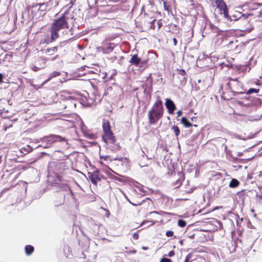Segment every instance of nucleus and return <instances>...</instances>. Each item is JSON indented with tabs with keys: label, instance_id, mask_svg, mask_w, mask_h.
Returning <instances> with one entry per match:
<instances>
[{
	"label": "nucleus",
	"instance_id": "1",
	"mask_svg": "<svg viewBox=\"0 0 262 262\" xmlns=\"http://www.w3.org/2000/svg\"><path fill=\"white\" fill-rule=\"evenodd\" d=\"M103 135L102 138L105 143L107 149L116 152L119 151L121 147L111 130V126L108 120H103L102 124Z\"/></svg>",
	"mask_w": 262,
	"mask_h": 262
},
{
	"label": "nucleus",
	"instance_id": "2",
	"mask_svg": "<svg viewBox=\"0 0 262 262\" xmlns=\"http://www.w3.org/2000/svg\"><path fill=\"white\" fill-rule=\"evenodd\" d=\"M164 111L162 100L160 96H158L155 103L147 114L149 123L150 124H156L163 117Z\"/></svg>",
	"mask_w": 262,
	"mask_h": 262
},
{
	"label": "nucleus",
	"instance_id": "3",
	"mask_svg": "<svg viewBox=\"0 0 262 262\" xmlns=\"http://www.w3.org/2000/svg\"><path fill=\"white\" fill-rule=\"evenodd\" d=\"M222 43L226 50L234 54H238L244 49V46L235 37H225Z\"/></svg>",
	"mask_w": 262,
	"mask_h": 262
},
{
	"label": "nucleus",
	"instance_id": "4",
	"mask_svg": "<svg viewBox=\"0 0 262 262\" xmlns=\"http://www.w3.org/2000/svg\"><path fill=\"white\" fill-rule=\"evenodd\" d=\"M240 15L238 18H235V20H238L239 23L243 25L241 30L246 31L250 29L251 25L250 22L252 19L253 16L260 17H262V10H258L257 9L251 13H249L248 15H242L241 13L238 14Z\"/></svg>",
	"mask_w": 262,
	"mask_h": 262
},
{
	"label": "nucleus",
	"instance_id": "5",
	"mask_svg": "<svg viewBox=\"0 0 262 262\" xmlns=\"http://www.w3.org/2000/svg\"><path fill=\"white\" fill-rule=\"evenodd\" d=\"M66 13H64L58 18L55 19L52 23V25L56 27L61 30V33L64 35V32L70 30L69 25L68 21V18L66 16Z\"/></svg>",
	"mask_w": 262,
	"mask_h": 262
},
{
	"label": "nucleus",
	"instance_id": "6",
	"mask_svg": "<svg viewBox=\"0 0 262 262\" xmlns=\"http://www.w3.org/2000/svg\"><path fill=\"white\" fill-rule=\"evenodd\" d=\"M69 139L65 137L60 135L51 134L49 136H45L41 138V141L46 144L45 147H50L52 144L56 142H67Z\"/></svg>",
	"mask_w": 262,
	"mask_h": 262
},
{
	"label": "nucleus",
	"instance_id": "7",
	"mask_svg": "<svg viewBox=\"0 0 262 262\" xmlns=\"http://www.w3.org/2000/svg\"><path fill=\"white\" fill-rule=\"evenodd\" d=\"M215 11L221 15H223L224 17L229 19L230 16L228 14V10L225 2L223 0H214Z\"/></svg>",
	"mask_w": 262,
	"mask_h": 262
},
{
	"label": "nucleus",
	"instance_id": "8",
	"mask_svg": "<svg viewBox=\"0 0 262 262\" xmlns=\"http://www.w3.org/2000/svg\"><path fill=\"white\" fill-rule=\"evenodd\" d=\"M148 59L142 60V59L138 56V55L136 54L132 56L129 62L130 65L134 66L136 67L145 69L148 67Z\"/></svg>",
	"mask_w": 262,
	"mask_h": 262
},
{
	"label": "nucleus",
	"instance_id": "9",
	"mask_svg": "<svg viewBox=\"0 0 262 262\" xmlns=\"http://www.w3.org/2000/svg\"><path fill=\"white\" fill-rule=\"evenodd\" d=\"M58 46H55L52 48H48L46 49L41 50V52L43 54V59L46 62L48 60H53L58 57V55L54 56L57 52Z\"/></svg>",
	"mask_w": 262,
	"mask_h": 262
},
{
	"label": "nucleus",
	"instance_id": "10",
	"mask_svg": "<svg viewBox=\"0 0 262 262\" xmlns=\"http://www.w3.org/2000/svg\"><path fill=\"white\" fill-rule=\"evenodd\" d=\"M241 82L237 78H230L229 81L226 83V86L230 88L236 95L243 94L244 92L241 91L242 90Z\"/></svg>",
	"mask_w": 262,
	"mask_h": 262
},
{
	"label": "nucleus",
	"instance_id": "11",
	"mask_svg": "<svg viewBox=\"0 0 262 262\" xmlns=\"http://www.w3.org/2000/svg\"><path fill=\"white\" fill-rule=\"evenodd\" d=\"M88 174L90 180L95 185H97L98 182L101 181L102 179H105V177L100 173L98 169L92 172H89Z\"/></svg>",
	"mask_w": 262,
	"mask_h": 262
},
{
	"label": "nucleus",
	"instance_id": "12",
	"mask_svg": "<svg viewBox=\"0 0 262 262\" xmlns=\"http://www.w3.org/2000/svg\"><path fill=\"white\" fill-rule=\"evenodd\" d=\"M222 91V94L221 95V97L222 99L226 100H229L233 98V97L236 95L233 92L231 89L230 88L226 86V84L225 85V88L224 89L223 86L220 87V91Z\"/></svg>",
	"mask_w": 262,
	"mask_h": 262
},
{
	"label": "nucleus",
	"instance_id": "13",
	"mask_svg": "<svg viewBox=\"0 0 262 262\" xmlns=\"http://www.w3.org/2000/svg\"><path fill=\"white\" fill-rule=\"evenodd\" d=\"M54 170L59 173H62L67 169V163L63 161H56L51 163Z\"/></svg>",
	"mask_w": 262,
	"mask_h": 262
},
{
	"label": "nucleus",
	"instance_id": "14",
	"mask_svg": "<svg viewBox=\"0 0 262 262\" xmlns=\"http://www.w3.org/2000/svg\"><path fill=\"white\" fill-rule=\"evenodd\" d=\"M50 32L52 36V39H54L55 40L63 35L62 34L61 30L52 24L51 25Z\"/></svg>",
	"mask_w": 262,
	"mask_h": 262
},
{
	"label": "nucleus",
	"instance_id": "15",
	"mask_svg": "<svg viewBox=\"0 0 262 262\" xmlns=\"http://www.w3.org/2000/svg\"><path fill=\"white\" fill-rule=\"evenodd\" d=\"M50 32L52 36V39H54L55 40L63 35L62 34L61 30L52 24L51 25Z\"/></svg>",
	"mask_w": 262,
	"mask_h": 262
},
{
	"label": "nucleus",
	"instance_id": "16",
	"mask_svg": "<svg viewBox=\"0 0 262 262\" xmlns=\"http://www.w3.org/2000/svg\"><path fill=\"white\" fill-rule=\"evenodd\" d=\"M46 67V62L43 58L40 57L38 58L35 61V64L33 65L31 69L33 71L36 72Z\"/></svg>",
	"mask_w": 262,
	"mask_h": 262
},
{
	"label": "nucleus",
	"instance_id": "17",
	"mask_svg": "<svg viewBox=\"0 0 262 262\" xmlns=\"http://www.w3.org/2000/svg\"><path fill=\"white\" fill-rule=\"evenodd\" d=\"M55 41V40L54 39H52V36L51 35L50 36H49L47 34H43L40 36L39 45H48Z\"/></svg>",
	"mask_w": 262,
	"mask_h": 262
},
{
	"label": "nucleus",
	"instance_id": "18",
	"mask_svg": "<svg viewBox=\"0 0 262 262\" xmlns=\"http://www.w3.org/2000/svg\"><path fill=\"white\" fill-rule=\"evenodd\" d=\"M165 106L169 114H173L176 109V106L173 101L168 98L165 99Z\"/></svg>",
	"mask_w": 262,
	"mask_h": 262
},
{
	"label": "nucleus",
	"instance_id": "19",
	"mask_svg": "<svg viewBox=\"0 0 262 262\" xmlns=\"http://www.w3.org/2000/svg\"><path fill=\"white\" fill-rule=\"evenodd\" d=\"M181 123L186 128H189L192 126V124L189 121V120L185 117H183L181 119Z\"/></svg>",
	"mask_w": 262,
	"mask_h": 262
},
{
	"label": "nucleus",
	"instance_id": "20",
	"mask_svg": "<svg viewBox=\"0 0 262 262\" xmlns=\"http://www.w3.org/2000/svg\"><path fill=\"white\" fill-rule=\"evenodd\" d=\"M34 251L33 246L30 245H26L25 247V254L29 256L31 255Z\"/></svg>",
	"mask_w": 262,
	"mask_h": 262
},
{
	"label": "nucleus",
	"instance_id": "21",
	"mask_svg": "<svg viewBox=\"0 0 262 262\" xmlns=\"http://www.w3.org/2000/svg\"><path fill=\"white\" fill-rule=\"evenodd\" d=\"M184 179V176L181 174V177L176 180V182L173 183V186H174L175 188L179 187L182 185Z\"/></svg>",
	"mask_w": 262,
	"mask_h": 262
},
{
	"label": "nucleus",
	"instance_id": "22",
	"mask_svg": "<svg viewBox=\"0 0 262 262\" xmlns=\"http://www.w3.org/2000/svg\"><path fill=\"white\" fill-rule=\"evenodd\" d=\"M239 185V181L235 179H232L229 183V186L230 188H236Z\"/></svg>",
	"mask_w": 262,
	"mask_h": 262
},
{
	"label": "nucleus",
	"instance_id": "23",
	"mask_svg": "<svg viewBox=\"0 0 262 262\" xmlns=\"http://www.w3.org/2000/svg\"><path fill=\"white\" fill-rule=\"evenodd\" d=\"M114 94V93L113 92V89L112 86H108L107 88V89L105 90V92L103 94V96H111Z\"/></svg>",
	"mask_w": 262,
	"mask_h": 262
},
{
	"label": "nucleus",
	"instance_id": "24",
	"mask_svg": "<svg viewBox=\"0 0 262 262\" xmlns=\"http://www.w3.org/2000/svg\"><path fill=\"white\" fill-rule=\"evenodd\" d=\"M171 130L173 132L175 136L178 138L180 134V130L179 127L174 125L172 126Z\"/></svg>",
	"mask_w": 262,
	"mask_h": 262
},
{
	"label": "nucleus",
	"instance_id": "25",
	"mask_svg": "<svg viewBox=\"0 0 262 262\" xmlns=\"http://www.w3.org/2000/svg\"><path fill=\"white\" fill-rule=\"evenodd\" d=\"M163 5L164 10L165 11H167L168 12L171 11V6L167 2L164 1Z\"/></svg>",
	"mask_w": 262,
	"mask_h": 262
},
{
	"label": "nucleus",
	"instance_id": "26",
	"mask_svg": "<svg viewBox=\"0 0 262 262\" xmlns=\"http://www.w3.org/2000/svg\"><path fill=\"white\" fill-rule=\"evenodd\" d=\"M259 91V89L250 88L246 92V93L247 94H251L253 93H258Z\"/></svg>",
	"mask_w": 262,
	"mask_h": 262
},
{
	"label": "nucleus",
	"instance_id": "27",
	"mask_svg": "<svg viewBox=\"0 0 262 262\" xmlns=\"http://www.w3.org/2000/svg\"><path fill=\"white\" fill-rule=\"evenodd\" d=\"M186 222L183 220H179L178 222V225L181 227H184L186 225Z\"/></svg>",
	"mask_w": 262,
	"mask_h": 262
},
{
	"label": "nucleus",
	"instance_id": "28",
	"mask_svg": "<svg viewBox=\"0 0 262 262\" xmlns=\"http://www.w3.org/2000/svg\"><path fill=\"white\" fill-rule=\"evenodd\" d=\"M39 6V9L41 8V6H45V8L43 10H45L48 6L47 3H37L35 5V7Z\"/></svg>",
	"mask_w": 262,
	"mask_h": 262
},
{
	"label": "nucleus",
	"instance_id": "29",
	"mask_svg": "<svg viewBox=\"0 0 262 262\" xmlns=\"http://www.w3.org/2000/svg\"><path fill=\"white\" fill-rule=\"evenodd\" d=\"M173 232L170 230L167 231L165 233V235L167 237H172L173 236Z\"/></svg>",
	"mask_w": 262,
	"mask_h": 262
},
{
	"label": "nucleus",
	"instance_id": "30",
	"mask_svg": "<svg viewBox=\"0 0 262 262\" xmlns=\"http://www.w3.org/2000/svg\"><path fill=\"white\" fill-rule=\"evenodd\" d=\"M178 74L182 76H185L186 75V72L184 70H178Z\"/></svg>",
	"mask_w": 262,
	"mask_h": 262
},
{
	"label": "nucleus",
	"instance_id": "31",
	"mask_svg": "<svg viewBox=\"0 0 262 262\" xmlns=\"http://www.w3.org/2000/svg\"><path fill=\"white\" fill-rule=\"evenodd\" d=\"M60 75V73L58 72H54L51 74V76L50 78L52 77H55Z\"/></svg>",
	"mask_w": 262,
	"mask_h": 262
},
{
	"label": "nucleus",
	"instance_id": "32",
	"mask_svg": "<svg viewBox=\"0 0 262 262\" xmlns=\"http://www.w3.org/2000/svg\"><path fill=\"white\" fill-rule=\"evenodd\" d=\"M160 262H171V260L167 258H162L160 259Z\"/></svg>",
	"mask_w": 262,
	"mask_h": 262
},
{
	"label": "nucleus",
	"instance_id": "33",
	"mask_svg": "<svg viewBox=\"0 0 262 262\" xmlns=\"http://www.w3.org/2000/svg\"><path fill=\"white\" fill-rule=\"evenodd\" d=\"M157 25H158V29H160V28L162 26V20L160 19V20H159L157 22Z\"/></svg>",
	"mask_w": 262,
	"mask_h": 262
},
{
	"label": "nucleus",
	"instance_id": "34",
	"mask_svg": "<svg viewBox=\"0 0 262 262\" xmlns=\"http://www.w3.org/2000/svg\"><path fill=\"white\" fill-rule=\"evenodd\" d=\"M238 13H239L238 12L237 13V15H233V16H232V17H234V18H233V19L231 18L230 17L229 19H230L231 20H235V19L238 18L239 17V16H240V15H238Z\"/></svg>",
	"mask_w": 262,
	"mask_h": 262
},
{
	"label": "nucleus",
	"instance_id": "35",
	"mask_svg": "<svg viewBox=\"0 0 262 262\" xmlns=\"http://www.w3.org/2000/svg\"><path fill=\"white\" fill-rule=\"evenodd\" d=\"M156 21V19H154L151 22H150V24H151V26H150V28L153 29H155V25H154V23Z\"/></svg>",
	"mask_w": 262,
	"mask_h": 262
},
{
	"label": "nucleus",
	"instance_id": "36",
	"mask_svg": "<svg viewBox=\"0 0 262 262\" xmlns=\"http://www.w3.org/2000/svg\"><path fill=\"white\" fill-rule=\"evenodd\" d=\"M183 114V112L181 110H179L177 112V118H178L179 117H180Z\"/></svg>",
	"mask_w": 262,
	"mask_h": 262
},
{
	"label": "nucleus",
	"instance_id": "37",
	"mask_svg": "<svg viewBox=\"0 0 262 262\" xmlns=\"http://www.w3.org/2000/svg\"><path fill=\"white\" fill-rule=\"evenodd\" d=\"M174 254H175V253H174V251L171 250V251H169V252L168 254V256L169 257H172V256H174Z\"/></svg>",
	"mask_w": 262,
	"mask_h": 262
},
{
	"label": "nucleus",
	"instance_id": "38",
	"mask_svg": "<svg viewBox=\"0 0 262 262\" xmlns=\"http://www.w3.org/2000/svg\"><path fill=\"white\" fill-rule=\"evenodd\" d=\"M100 159L101 160H103L104 161L105 160H107V159H110V157L108 156H101L100 157Z\"/></svg>",
	"mask_w": 262,
	"mask_h": 262
},
{
	"label": "nucleus",
	"instance_id": "39",
	"mask_svg": "<svg viewBox=\"0 0 262 262\" xmlns=\"http://www.w3.org/2000/svg\"><path fill=\"white\" fill-rule=\"evenodd\" d=\"M12 56L11 54H6L5 55V58H8L9 59H10V58H12Z\"/></svg>",
	"mask_w": 262,
	"mask_h": 262
},
{
	"label": "nucleus",
	"instance_id": "40",
	"mask_svg": "<svg viewBox=\"0 0 262 262\" xmlns=\"http://www.w3.org/2000/svg\"><path fill=\"white\" fill-rule=\"evenodd\" d=\"M138 237H139V235L137 233H135L134 234V235H133L134 239H137L138 238Z\"/></svg>",
	"mask_w": 262,
	"mask_h": 262
},
{
	"label": "nucleus",
	"instance_id": "41",
	"mask_svg": "<svg viewBox=\"0 0 262 262\" xmlns=\"http://www.w3.org/2000/svg\"><path fill=\"white\" fill-rule=\"evenodd\" d=\"M57 177V179L60 182H61L62 181V177L59 175H57L56 176Z\"/></svg>",
	"mask_w": 262,
	"mask_h": 262
},
{
	"label": "nucleus",
	"instance_id": "42",
	"mask_svg": "<svg viewBox=\"0 0 262 262\" xmlns=\"http://www.w3.org/2000/svg\"><path fill=\"white\" fill-rule=\"evenodd\" d=\"M70 193L71 194L72 196L73 197V199H75V196L74 193L73 192V191L71 189H70Z\"/></svg>",
	"mask_w": 262,
	"mask_h": 262
},
{
	"label": "nucleus",
	"instance_id": "43",
	"mask_svg": "<svg viewBox=\"0 0 262 262\" xmlns=\"http://www.w3.org/2000/svg\"><path fill=\"white\" fill-rule=\"evenodd\" d=\"M173 45L176 46L177 44V40L176 38H173Z\"/></svg>",
	"mask_w": 262,
	"mask_h": 262
},
{
	"label": "nucleus",
	"instance_id": "44",
	"mask_svg": "<svg viewBox=\"0 0 262 262\" xmlns=\"http://www.w3.org/2000/svg\"><path fill=\"white\" fill-rule=\"evenodd\" d=\"M3 75L0 73V83L3 82Z\"/></svg>",
	"mask_w": 262,
	"mask_h": 262
},
{
	"label": "nucleus",
	"instance_id": "45",
	"mask_svg": "<svg viewBox=\"0 0 262 262\" xmlns=\"http://www.w3.org/2000/svg\"><path fill=\"white\" fill-rule=\"evenodd\" d=\"M189 200V199H188L184 198L177 199V200H179V201H187V200Z\"/></svg>",
	"mask_w": 262,
	"mask_h": 262
},
{
	"label": "nucleus",
	"instance_id": "46",
	"mask_svg": "<svg viewBox=\"0 0 262 262\" xmlns=\"http://www.w3.org/2000/svg\"><path fill=\"white\" fill-rule=\"evenodd\" d=\"M190 257L187 256L184 262H189Z\"/></svg>",
	"mask_w": 262,
	"mask_h": 262
},
{
	"label": "nucleus",
	"instance_id": "47",
	"mask_svg": "<svg viewBox=\"0 0 262 262\" xmlns=\"http://www.w3.org/2000/svg\"><path fill=\"white\" fill-rule=\"evenodd\" d=\"M113 50V48L112 47H108V50H109L110 51H112Z\"/></svg>",
	"mask_w": 262,
	"mask_h": 262
},
{
	"label": "nucleus",
	"instance_id": "48",
	"mask_svg": "<svg viewBox=\"0 0 262 262\" xmlns=\"http://www.w3.org/2000/svg\"><path fill=\"white\" fill-rule=\"evenodd\" d=\"M192 191H193V190H190V191H187V193H192Z\"/></svg>",
	"mask_w": 262,
	"mask_h": 262
},
{
	"label": "nucleus",
	"instance_id": "49",
	"mask_svg": "<svg viewBox=\"0 0 262 262\" xmlns=\"http://www.w3.org/2000/svg\"><path fill=\"white\" fill-rule=\"evenodd\" d=\"M3 113V111L2 110H0V115H2Z\"/></svg>",
	"mask_w": 262,
	"mask_h": 262
},
{
	"label": "nucleus",
	"instance_id": "50",
	"mask_svg": "<svg viewBox=\"0 0 262 262\" xmlns=\"http://www.w3.org/2000/svg\"><path fill=\"white\" fill-rule=\"evenodd\" d=\"M134 206H137L138 205H139L140 204H134V203H131Z\"/></svg>",
	"mask_w": 262,
	"mask_h": 262
},
{
	"label": "nucleus",
	"instance_id": "51",
	"mask_svg": "<svg viewBox=\"0 0 262 262\" xmlns=\"http://www.w3.org/2000/svg\"><path fill=\"white\" fill-rule=\"evenodd\" d=\"M142 248H143V249H144V250H146V249H147V247H143Z\"/></svg>",
	"mask_w": 262,
	"mask_h": 262
},
{
	"label": "nucleus",
	"instance_id": "52",
	"mask_svg": "<svg viewBox=\"0 0 262 262\" xmlns=\"http://www.w3.org/2000/svg\"><path fill=\"white\" fill-rule=\"evenodd\" d=\"M220 226H221L220 227L221 228H223V225L221 224L220 225Z\"/></svg>",
	"mask_w": 262,
	"mask_h": 262
},
{
	"label": "nucleus",
	"instance_id": "53",
	"mask_svg": "<svg viewBox=\"0 0 262 262\" xmlns=\"http://www.w3.org/2000/svg\"><path fill=\"white\" fill-rule=\"evenodd\" d=\"M100 163L101 164H103V162H102V161H100Z\"/></svg>",
	"mask_w": 262,
	"mask_h": 262
},
{
	"label": "nucleus",
	"instance_id": "54",
	"mask_svg": "<svg viewBox=\"0 0 262 262\" xmlns=\"http://www.w3.org/2000/svg\"><path fill=\"white\" fill-rule=\"evenodd\" d=\"M151 213H157V211H154V212H152Z\"/></svg>",
	"mask_w": 262,
	"mask_h": 262
},
{
	"label": "nucleus",
	"instance_id": "55",
	"mask_svg": "<svg viewBox=\"0 0 262 262\" xmlns=\"http://www.w3.org/2000/svg\"><path fill=\"white\" fill-rule=\"evenodd\" d=\"M260 134H262V129L260 132Z\"/></svg>",
	"mask_w": 262,
	"mask_h": 262
},
{
	"label": "nucleus",
	"instance_id": "56",
	"mask_svg": "<svg viewBox=\"0 0 262 262\" xmlns=\"http://www.w3.org/2000/svg\"><path fill=\"white\" fill-rule=\"evenodd\" d=\"M160 1H163V2H164V0H160Z\"/></svg>",
	"mask_w": 262,
	"mask_h": 262
}]
</instances>
